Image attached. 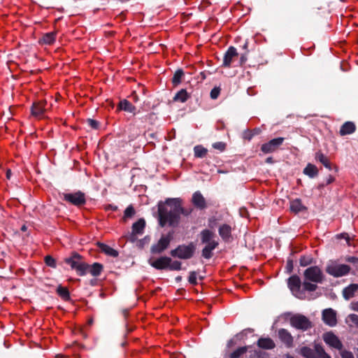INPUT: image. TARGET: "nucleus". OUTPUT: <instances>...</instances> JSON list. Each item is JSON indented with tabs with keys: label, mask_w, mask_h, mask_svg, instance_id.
<instances>
[{
	"label": "nucleus",
	"mask_w": 358,
	"mask_h": 358,
	"mask_svg": "<svg viewBox=\"0 0 358 358\" xmlns=\"http://www.w3.org/2000/svg\"><path fill=\"white\" fill-rule=\"evenodd\" d=\"M348 320L357 326L358 325V315L356 314H350L348 317Z\"/></svg>",
	"instance_id": "obj_44"
},
{
	"label": "nucleus",
	"mask_w": 358,
	"mask_h": 358,
	"mask_svg": "<svg viewBox=\"0 0 358 358\" xmlns=\"http://www.w3.org/2000/svg\"><path fill=\"white\" fill-rule=\"evenodd\" d=\"M306 209V207L302 204L301 200L296 199L290 201L291 211L297 213Z\"/></svg>",
	"instance_id": "obj_24"
},
{
	"label": "nucleus",
	"mask_w": 358,
	"mask_h": 358,
	"mask_svg": "<svg viewBox=\"0 0 358 358\" xmlns=\"http://www.w3.org/2000/svg\"><path fill=\"white\" fill-rule=\"evenodd\" d=\"M278 337L280 340L287 347L291 348L293 345V337L292 334L285 329L278 330Z\"/></svg>",
	"instance_id": "obj_17"
},
{
	"label": "nucleus",
	"mask_w": 358,
	"mask_h": 358,
	"mask_svg": "<svg viewBox=\"0 0 358 358\" xmlns=\"http://www.w3.org/2000/svg\"><path fill=\"white\" fill-rule=\"evenodd\" d=\"M182 76L183 72L181 70L177 71L173 76V83L174 84H178L180 82Z\"/></svg>",
	"instance_id": "obj_39"
},
{
	"label": "nucleus",
	"mask_w": 358,
	"mask_h": 358,
	"mask_svg": "<svg viewBox=\"0 0 358 358\" xmlns=\"http://www.w3.org/2000/svg\"><path fill=\"white\" fill-rule=\"evenodd\" d=\"M355 129L356 127L353 122H347L341 127L340 134L341 136L351 134L355 131Z\"/></svg>",
	"instance_id": "obj_21"
},
{
	"label": "nucleus",
	"mask_w": 358,
	"mask_h": 358,
	"mask_svg": "<svg viewBox=\"0 0 358 358\" xmlns=\"http://www.w3.org/2000/svg\"><path fill=\"white\" fill-rule=\"evenodd\" d=\"M55 38L56 34L55 32H50L43 36L41 39V42L44 44L51 45L55 41Z\"/></svg>",
	"instance_id": "obj_29"
},
{
	"label": "nucleus",
	"mask_w": 358,
	"mask_h": 358,
	"mask_svg": "<svg viewBox=\"0 0 358 358\" xmlns=\"http://www.w3.org/2000/svg\"><path fill=\"white\" fill-rule=\"evenodd\" d=\"M192 211L191 208L182 207L179 199H169L165 203L160 202L158 205L159 220L161 227L166 224L175 226L178 224L180 214L188 215Z\"/></svg>",
	"instance_id": "obj_1"
},
{
	"label": "nucleus",
	"mask_w": 358,
	"mask_h": 358,
	"mask_svg": "<svg viewBox=\"0 0 358 358\" xmlns=\"http://www.w3.org/2000/svg\"><path fill=\"white\" fill-rule=\"evenodd\" d=\"M149 264L157 269H165L169 266L171 262V258L167 257H162L158 259L150 258Z\"/></svg>",
	"instance_id": "obj_15"
},
{
	"label": "nucleus",
	"mask_w": 358,
	"mask_h": 358,
	"mask_svg": "<svg viewBox=\"0 0 358 358\" xmlns=\"http://www.w3.org/2000/svg\"><path fill=\"white\" fill-rule=\"evenodd\" d=\"M357 290L358 284H351L343 290V297L346 300H349L355 296V294Z\"/></svg>",
	"instance_id": "obj_20"
},
{
	"label": "nucleus",
	"mask_w": 358,
	"mask_h": 358,
	"mask_svg": "<svg viewBox=\"0 0 358 358\" xmlns=\"http://www.w3.org/2000/svg\"><path fill=\"white\" fill-rule=\"evenodd\" d=\"M145 222L143 219H140L132 225V231L128 239L131 242L136 240V236L142 234L145 228Z\"/></svg>",
	"instance_id": "obj_11"
},
{
	"label": "nucleus",
	"mask_w": 358,
	"mask_h": 358,
	"mask_svg": "<svg viewBox=\"0 0 358 358\" xmlns=\"http://www.w3.org/2000/svg\"><path fill=\"white\" fill-rule=\"evenodd\" d=\"M305 280L303 287L305 290L313 292L316 290L317 284L322 283L324 280V275L322 269L317 266H310L303 273Z\"/></svg>",
	"instance_id": "obj_2"
},
{
	"label": "nucleus",
	"mask_w": 358,
	"mask_h": 358,
	"mask_svg": "<svg viewBox=\"0 0 358 358\" xmlns=\"http://www.w3.org/2000/svg\"><path fill=\"white\" fill-rule=\"evenodd\" d=\"M119 107L121 110L129 112V113H134L136 108L129 101L127 100H123L120 101L119 104Z\"/></svg>",
	"instance_id": "obj_30"
},
{
	"label": "nucleus",
	"mask_w": 358,
	"mask_h": 358,
	"mask_svg": "<svg viewBox=\"0 0 358 358\" xmlns=\"http://www.w3.org/2000/svg\"><path fill=\"white\" fill-rule=\"evenodd\" d=\"M194 250L195 248L193 244L179 245L175 250H171V255L173 257L187 259L192 257Z\"/></svg>",
	"instance_id": "obj_6"
},
{
	"label": "nucleus",
	"mask_w": 358,
	"mask_h": 358,
	"mask_svg": "<svg viewBox=\"0 0 358 358\" xmlns=\"http://www.w3.org/2000/svg\"><path fill=\"white\" fill-rule=\"evenodd\" d=\"M82 262L81 257L76 254L69 258L65 259V262L70 265L73 269H76L78 264Z\"/></svg>",
	"instance_id": "obj_26"
},
{
	"label": "nucleus",
	"mask_w": 358,
	"mask_h": 358,
	"mask_svg": "<svg viewBox=\"0 0 358 358\" xmlns=\"http://www.w3.org/2000/svg\"><path fill=\"white\" fill-rule=\"evenodd\" d=\"M220 93V87H214L210 92V97L213 99H215L218 97Z\"/></svg>",
	"instance_id": "obj_43"
},
{
	"label": "nucleus",
	"mask_w": 358,
	"mask_h": 358,
	"mask_svg": "<svg viewBox=\"0 0 358 358\" xmlns=\"http://www.w3.org/2000/svg\"><path fill=\"white\" fill-rule=\"evenodd\" d=\"M266 162H272V158L269 157L266 159Z\"/></svg>",
	"instance_id": "obj_55"
},
{
	"label": "nucleus",
	"mask_w": 358,
	"mask_h": 358,
	"mask_svg": "<svg viewBox=\"0 0 358 358\" xmlns=\"http://www.w3.org/2000/svg\"><path fill=\"white\" fill-rule=\"evenodd\" d=\"M257 345L259 348L266 350H271L275 347L274 342L269 338H259Z\"/></svg>",
	"instance_id": "obj_22"
},
{
	"label": "nucleus",
	"mask_w": 358,
	"mask_h": 358,
	"mask_svg": "<svg viewBox=\"0 0 358 358\" xmlns=\"http://www.w3.org/2000/svg\"><path fill=\"white\" fill-rule=\"evenodd\" d=\"M188 280L191 284H193V285L196 284V282H197L196 273L194 271L190 272L189 278H188Z\"/></svg>",
	"instance_id": "obj_42"
},
{
	"label": "nucleus",
	"mask_w": 358,
	"mask_h": 358,
	"mask_svg": "<svg viewBox=\"0 0 358 358\" xmlns=\"http://www.w3.org/2000/svg\"><path fill=\"white\" fill-rule=\"evenodd\" d=\"M47 102L45 101H39L34 103L31 108V113L35 117H41L43 113L46 110L45 106Z\"/></svg>",
	"instance_id": "obj_18"
},
{
	"label": "nucleus",
	"mask_w": 358,
	"mask_h": 358,
	"mask_svg": "<svg viewBox=\"0 0 358 358\" xmlns=\"http://www.w3.org/2000/svg\"><path fill=\"white\" fill-rule=\"evenodd\" d=\"M288 287L296 297H300L301 280L297 275H292L288 279Z\"/></svg>",
	"instance_id": "obj_14"
},
{
	"label": "nucleus",
	"mask_w": 358,
	"mask_h": 358,
	"mask_svg": "<svg viewBox=\"0 0 358 358\" xmlns=\"http://www.w3.org/2000/svg\"><path fill=\"white\" fill-rule=\"evenodd\" d=\"M231 343H232V341H230L229 342V343H228V345H231Z\"/></svg>",
	"instance_id": "obj_56"
},
{
	"label": "nucleus",
	"mask_w": 358,
	"mask_h": 358,
	"mask_svg": "<svg viewBox=\"0 0 358 358\" xmlns=\"http://www.w3.org/2000/svg\"><path fill=\"white\" fill-rule=\"evenodd\" d=\"M99 248L102 252L105 253L108 256L116 257L118 255V252L117 250L104 243H99Z\"/></svg>",
	"instance_id": "obj_25"
},
{
	"label": "nucleus",
	"mask_w": 358,
	"mask_h": 358,
	"mask_svg": "<svg viewBox=\"0 0 358 358\" xmlns=\"http://www.w3.org/2000/svg\"><path fill=\"white\" fill-rule=\"evenodd\" d=\"M315 158L317 160L320 161L327 169L331 170V163L328 158L324 156L322 152H317Z\"/></svg>",
	"instance_id": "obj_31"
},
{
	"label": "nucleus",
	"mask_w": 358,
	"mask_h": 358,
	"mask_svg": "<svg viewBox=\"0 0 358 358\" xmlns=\"http://www.w3.org/2000/svg\"><path fill=\"white\" fill-rule=\"evenodd\" d=\"M350 267L346 264H340L336 262H329L326 267V272L335 278H340L349 273Z\"/></svg>",
	"instance_id": "obj_4"
},
{
	"label": "nucleus",
	"mask_w": 358,
	"mask_h": 358,
	"mask_svg": "<svg viewBox=\"0 0 358 358\" xmlns=\"http://www.w3.org/2000/svg\"><path fill=\"white\" fill-rule=\"evenodd\" d=\"M312 260L313 259L311 257H305V256L301 257L299 260L300 265L301 266H306L312 263Z\"/></svg>",
	"instance_id": "obj_40"
},
{
	"label": "nucleus",
	"mask_w": 358,
	"mask_h": 358,
	"mask_svg": "<svg viewBox=\"0 0 358 358\" xmlns=\"http://www.w3.org/2000/svg\"><path fill=\"white\" fill-rule=\"evenodd\" d=\"M346 260L352 263H358V259L354 257H348Z\"/></svg>",
	"instance_id": "obj_49"
},
{
	"label": "nucleus",
	"mask_w": 358,
	"mask_h": 358,
	"mask_svg": "<svg viewBox=\"0 0 358 358\" xmlns=\"http://www.w3.org/2000/svg\"><path fill=\"white\" fill-rule=\"evenodd\" d=\"M290 324L293 327L302 331L311 327L310 321L306 316L300 314L293 315L290 318Z\"/></svg>",
	"instance_id": "obj_7"
},
{
	"label": "nucleus",
	"mask_w": 358,
	"mask_h": 358,
	"mask_svg": "<svg viewBox=\"0 0 358 358\" xmlns=\"http://www.w3.org/2000/svg\"><path fill=\"white\" fill-rule=\"evenodd\" d=\"M64 199L76 206H81L86 202L85 194L80 191L64 194Z\"/></svg>",
	"instance_id": "obj_8"
},
{
	"label": "nucleus",
	"mask_w": 358,
	"mask_h": 358,
	"mask_svg": "<svg viewBox=\"0 0 358 358\" xmlns=\"http://www.w3.org/2000/svg\"><path fill=\"white\" fill-rule=\"evenodd\" d=\"M303 173L304 174L310 176V178H314L315 176H316L318 173V170H317V168L312 164H308L306 167L303 170Z\"/></svg>",
	"instance_id": "obj_28"
},
{
	"label": "nucleus",
	"mask_w": 358,
	"mask_h": 358,
	"mask_svg": "<svg viewBox=\"0 0 358 358\" xmlns=\"http://www.w3.org/2000/svg\"><path fill=\"white\" fill-rule=\"evenodd\" d=\"M167 268L173 271H180L181 269V262L177 260L172 261L171 259Z\"/></svg>",
	"instance_id": "obj_38"
},
{
	"label": "nucleus",
	"mask_w": 358,
	"mask_h": 358,
	"mask_svg": "<svg viewBox=\"0 0 358 358\" xmlns=\"http://www.w3.org/2000/svg\"><path fill=\"white\" fill-rule=\"evenodd\" d=\"M57 292L59 296L64 300L67 301L69 299V292L66 287L59 286Z\"/></svg>",
	"instance_id": "obj_35"
},
{
	"label": "nucleus",
	"mask_w": 358,
	"mask_h": 358,
	"mask_svg": "<svg viewBox=\"0 0 358 358\" xmlns=\"http://www.w3.org/2000/svg\"><path fill=\"white\" fill-rule=\"evenodd\" d=\"M351 309L358 312V301L352 302L350 304Z\"/></svg>",
	"instance_id": "obj_48"
},
{
	"label": "nucleus",
	"mask_w": 358,
	"mask_h": 358,
	"mask_svg": "<svg viewBox=\"0 0 358 358\" xmlns=\"http://www.w3.org/2000/svg\"><path fill=\"white\" fill-rule=\"evenodd\" d=\"M75 270L79 275H84L87 273L88 264L82 261Z\"/></svg>",
	"instance_id": "obj_36"
},
{
	"label": "nucleus",
	"mask_w": 358,
	"mask_h": 358,
	"mask_svg": "<svg viewBox=\"0 0 358 358\" xmlns=\"http://www.w3.org/2000/svg\"><path fill=\"white\" fill-rule=\"evenodd\" d=\"M201 236L202 243L206 244L202 250V256L206 259H210L213 250L218 245V242L214 239L215 234L208 229L203 230Z\"/></svg>",
	"instance_id": "obj_3"
},
{
	"label": "nucleus",
	"mask_w": 358,
	"mask_h": 358,
	"mask_svg": "<svg viewBox=\"0 0 358 358\" xmlns=\"http://www.w3.org/2000/svg\"><path fill=\"white\" fill-rule=\"evenodd\" d=\"M248 350L247 347H241L230 354L229 358H240Z\"/></svg>",
	"instance_id": "obj_37"
},
{
	"label": "nucleus",
	"mask_w": 358,
	"mask_h": 358,
	"mask_svg": "<svg viewBox=\"0 0 358 358\" xmlns=\"http://www.w3.org/2000/svg\"><path fill=\"white\" fill-rule=\"evenodd\" d=\"M192 202L194 206L198 208L203 209L206 207V200L201 193L199 191L195 192L193 194Z\"/></svg>",
	"instance_id": "obj_19"
},
{
	"label": "nucleus",
	"mask_w": 358,
	"mask_h": 358,
	"mask_svg": "<svg viewBox=\"0 0 358 358\" xmlns=\"http://www.w3.org/2000/svg\"><path fill=\"white\" fill-rule=\"evenodd\" d=\"M171 240V234L162 236L158 243L152 246L151 250L153 253H160L169 245Z\"/></svg>",
	"instance_id": "obj_10"
},
{
	"label": "nucleus",
	"mask_w": 358,
	"mask_h": 358,
	"mask_svg": "<svg viewBox=\"0 0 358 358\" xmlns=\"http://www.w3.org/2000/svg\"><path fill=\"white\" fill-rule=\"evenodd\" d=\"M341 355L342 358H354L353 354L347 350H342L341 352Z\"/></svg>",
	"instance_id": "obj_46"
},
{
	"label": "nucleus",
	"mask_w": 358,
	"mask_h": 358,
	"mask_svg": "<svg viewBox=\"0 0 358 358\" xmlns=\"http://www.w3.org/2000/svg\"><path fill=\"white\" fill-rule=\"evenodd\" d=\"M322 319L325 324L331 327L335 326L337 323L336 312L331 308L323 311Z\"/></svg>",
	"instance_id": "obj_16"
},
{
	"label": "nucleus",
	"mask_w": 358,
	"mask_h": 358,
	"mask_svg": "<svg viewBox=\"0 0 358 358\" xmlns=\"http://www.w3.org/2000/svg\"><path fill=\"white\" fill-rule=\"evenodd\" d=\"M103 266L99 263H94L92 265L88 264L87 273H91L93 276H98L102 271Z\"/></svg>",
	"instance_id": "obj_27"
},
{
	"label": "nucleus",
	"mask_w": 358,
	"mask_h": 358,
	"mask_svg": "<svg viewBox=\"0 0 358 358\" xmlns=\"http://www.w3.org/2000/svg\"><path fill=\"white\" fill-rule=\"evenodd\" d=\"M334 181V178L331 176H329L327 178V181H326V185H329L331 182H333Z\"/></svg>",
	"instance_id": "obj_50"
},
{
	"label": "nucleus",
	"mask_w": 358,
	"mask_h": 358,
	"mask_svg": "<svg viewBox=\"0 0 358 358\" xmlns=\"http://www.w3.org/2000/svg\"><path fill=\"white\" fill-rule=\"evenodd\" d=\"M88 124L89 125L94 128V129H96L98 127V122L94 120H91V119H89L88 120Z\"/></svg>",
	"instance_id": "obj_47"
},
{
	"label": "nucleus",
	"mask_w": 358,
	"mask_h": 358,
	"mask_svg": "<svg viewBox=\"0 0 358 358\" xmlns=\"http://www.w3.org/2000/svg\"><path fill=\"white\" fill-rule=\"evenodd\" d=\"M300 352L306 358H331L319 344H316L313 350L308 347H303Z\"/></svg>",
	"instance_id": "obj_5"
},
{
	"label": "nucleus",
	"mask_w": 358,
	"mask_h": 358,
	"mask_svg": "<svg viewBox=\"0 0 358 358\" xmlns=\"http://www.w3.org/2000/svg\"><path fill=\"white\" fill-rule=\"evenodd\" d=\"M21 230L23 231H25L27 230V227L25 225H23L22 227H21Z\"/></svg>",
	"instance_id": "obj_54"
},
{
	"label": "nucleus",
	"mask_w": 358,
	"mask_h": 358,
	"mask_svg": "<svg viewBox=\"0 0 358 358\" xmlns=\"http://www.w3.org/2000/svg\"><path fill=\"white\" fill-rule=\"evenodd\" d=\"M341 236L344 238L346 240V241H347L348 245H350V237H349L348 234H341Z\"/></svg>",
	"instance_id": "obj_51"
},
{
	"label": "nucleus",
	"mask_w": 358,
	"mask_h": 358,
	"mask_svg": "<svg viewBox=\"0 0 358 358\" xmlns=\"http://www.w3.org/2000/svg\"><path fill=\"white\" fill-rule=\"evenodd\" d=\"M284 138L279 137L273 138L269 142L262 145L261 150L264 153H271L275 151L280 145L282 144Z\"/></svg>",
	"instance_id": "obj_9"
},
{
	"label": "nucleus",
	"mask_w": 358,
	"mask_h": 358,
	"mask_svg": "<svg viewBox=\"0 0 358 358\" xmlns=\"http://www.w3.org/2000/svg\"><path fill=\"white\" fill-rule=\"evenodd\" d=\"M10 175H11L10 171L8 170L7 172H6V177H7L8 179H10Z\"/></svg>",
	"instance_id": "obj_52"
},
{
	"label": "nucleus",
	"mask_w": 358,
	"mask_h": 358,
	"mask_svg": "<svg viewBox=\"0 0 358 358\" xmlns=\"http://www.w3.org/2000/svg\"><path fill=\"white\" fill-rule=\"evenodd\" d=\"M245 61V59L244 58L243 56H241V64H242L243 63H244Z\"/></svg>",
	"instance_id": "obj_53"
},
{
	"label": "nucleus",
	"mask_w": 358,
	"mask_h": 358,
	"mask_svg": "<svg viewBox=\"0 0 358 358\" xmlns=\"http://www.w3.org/2000/svg\"><path fill=\"white\" fill-rule=\"evenodd\" d=\"M45 264L52 268L56 267V262L54 258H52L50 256H46L45 258Z\"/></svg>",
	"instance_id": "obj_41"
},
{
	"label": "nucleus",
	"mask_w": 358,
	"mask_h": 358,
	"mask_svg": "<svg viewBox=\"0 0 358 358\" xmlns=\"http://www.w3.org/2000/svg\"><path fill=\"white\" fill-rule=\"evenodd\" d=\"M213 147L215 149L223 151L225 149V143L222 142H217L213 144Z\"/></svg>",
	"instance_id": "obj_45"
},
{
	"label": "nucleus",
	"mask_w": 358,
	"mask_h": 358,
	"mask_svg": "<svg viewBox=\"0 0 358 358\" xmlns=\"http://www.w3.org/2000/svg\"><path fill=\"white\" fill-rule=\"evenodd\" d=\"M187 98L188 95L186 90H181L175 95L174 100L176 101L183 103L187 101Z\"/></svg>",
	"instance_id": "obj_33"
},
{
	"label": "nucleus",
	"mask_w": 358,
	"mask_h": 358,
	"mask_svg": "<svg viewBox=\"0 0 358 358\" xmlns=\"http://www.w3.org/2000/svg\"><path fill=\"white\" fill-rule=\"evenodd\" d=\"M238 56L237 50L233 46L229 47L224 55L222 65L225 67H230L233 62L238 58Z\"/></svg>",
	"instance_id": "obj_12"
},
{
	"label": "nucleus",
	"mask_w": 358,
	"mask_h": 358,
	"mask_svg": "<svg viewBox=\"0 0 358 358\" xmlns=\"http://www.w3.org/2000/svg\"><path fill=\"white\" fill-rule=\"evenodd\" d=\"M357 327H358V324H357Z\"/></svg>",
	"instance_id": "obj_57"
},
{
	"label": "nucleus",
	"mask_w": 358,
	"mask_h": 358,
	"mask_svg": "<svg viewBox=\"0 0 358 358\" xmlns=\"http://www.w3.org/2000/svg\"><path fill=\"white\" fill-rule=\"evenodd\" d=\"M135 210L134 207L130 205L129 206L124 212L123 220L124 222H127V220L131 218L135 215Z\"/></svg>",
	"instance_id": "obj_34"
},
{
	"label": "nucleus",
	"mask_w": 358,
	"mask_h": 358,
	"mask_svg": "<svg viewBox=\"0 0 358 358\" xmlns=\"http://www.w3.org/2000/svg\"><path fill=\"white\" fill-rule=\"evenodd\" d=\"M194 152L196 157L202 158L206 155L208 150L202 145H196L194 148Z\"/></svg>",
	"instance_id": "obj_32"
},
{
	"label": "nucleus",
	"mask_w": 358,
	"mask_h": 358,
	"mask_svg": "<svg viewBox=\"0 0 358 358\" xmlns=\"http://www.w3.org/2000/svg\"><path fill=\"white\" fill-rule=\"evenodd\" d=\"M231 227L229 224H224L219 229V234L222 239L227 241L231 237Z\"/></svg>",
	"instance_id": "obj_23"
},
{
	"label": "nucleus",
	"mask_w": 358,
	"mask_h": 358,
	"mask_svg": "<svg viewBox=\"0 0 358 358\" xmlns=\"http://www.w3.org/2000/svg\"><path fill=\"white\" fill-rule=\"evenodd\" d=\"M323 339L324 342L332 348L341 350L343 345L338 338L331 332L324 334Z\"/></svg>",
	"instance_id": "obj_13"
}]
</instances>
